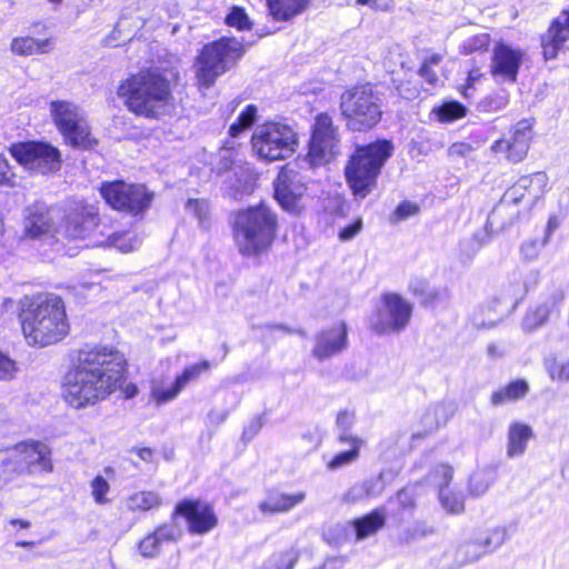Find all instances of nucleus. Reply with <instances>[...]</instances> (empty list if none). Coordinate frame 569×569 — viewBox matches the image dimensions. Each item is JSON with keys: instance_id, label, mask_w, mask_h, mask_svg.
I'll return each instance as SVG.
<instances>
[{"instance_id": "obj_1", "label": "nucleus", "mask_w": 569, "mask_h": 569, "mask_svg": "<svg viewBox=\"0 0 569 569\" xmlns=\"http://www.w3.org/2000/svg\"><path fill=\"white\" fill-rule=\"evenodd\" d=\"M129 359L112 345L84 343L69 355V365L60 382V396L72 409L97 406L117 391L122 398H134L139 389L127 381Z\"/></svg>"}, {"instance_id": "obj_2", "label": "nucleus", "mask_w": 569, "mask_h": 569, "mask_svg": "<svg viewBox=\"0 0 569 569\" xmlns=\"http://www.w3.org/2000/svg\"><path fill=\"white\" fill-rule=\"evenodd\" d=\"M17 319L21 335L31 348L59 345L71 331L66 301L53 292L21 297L17 302Z\"/></svg>"}, {"instance_id": "obj_3", "label": "nucleus", "mask_w": 569, "mask_h": 569, "mask_svg": "<svg viewBox=\"0 0 569 569\" xmlns=\"http://www.w3.org/2000/svg\"><path fill=\"white\" fill-rule=\"evenodd\" d=\"M173 89L164 71L157 67H143L122 79L116 92L134 117L159 120L174 107Z\"/></svg>"}, {"instance_id": "obj_4", "label": "nucleus", "mask_w": 569, "mask_h": 569, "mask_svg": "<svg viewBox=\"0 0 569 569\" xmlns=\"http://www.w3.org/2000/svg\"><path fill=\"white\" fill-rule=\"evenodd\" d=\"M99 208L87 202H77L64 214L59 227L54 226L51 210L42 203H33L26 210L23 219V237L40 239L50 236L62 246L89 239L100 226Z\"/></svg>"}, {"instance_id": "obj_5", "label": "nucleus", "mask_w": 569, "mask_h": 569, "mask_svg": "<svg viewBox=\"0 0 569 569\" xmlns=\"http://www.w3.org/2000/svg\"><path fill=\"white\" fill-rule=\"evenodd\" d=\"M279 227L277 212L263 201L234 211L231 234L239 254L256 259L268 254L278 238Z\"/></svg>"}, {"instance_id": "obj_6", "label": "nucleus", "mask_w": 569, "mask_h": 569, "mask_svg": "<svg viewBox=\"0 0 569 569\" xmlns=\"http://www.w3.org/2000/svg\"><path fill=\"white\" fill-rule=\"evenodd\" d=\"M393 153L395 144L387 138H376L352 147L343 167V176L356 199H365L378 188L383 169Z\"/></svg>"}, {"instance_id": "obj_7", "label": "nucleus", "mask_w": 569, "mask_h": 569, "mask_svg": "<svg viewBox=\"0 0 569 569\" xmlns=\"http://www.w3.org/2000/svg\"><path fill=\"white\" fill-rule=\"evenodd\" d=\"M339 110L346 129L356 133L375 130L383 119V102L370 81L347 87L340 94Z\"/></svg>"}, {"instance_id": "obj_8", "label": "nucleus", "mask_w": 569, "mask_h": 569, "mask_svg": "<svg viewBox=\"0 0 569 569\" xmlns=\"http://www.w3.org/2000/svg\"><path fill=\"white\" fill-rule=\"evenodd\" d=\"M246 53V46L233 36H222L204 43L194 58L198 89H210L219 77L234 68Z\"/></svg>"}, {"instance_id": "obj_9", "label": "nucleus", "mask_w": 569, "mask_h": 569, "mask_svg": "<svg viewBox=\"0 0 569 569\" xmlns=\"http://www.w3.org/2000/svg\"><path fill=\"white\" fill-rule=\"evenodd\" d=\"M49 108L52 122L66 146L87 151L99 146V139L77 104L68 100H53Z\"/></svg>"}, {"instance_id": "obj_10", "label": "nucleus", "mask_w": 569, "mask_h": 569, "mask_svg": "<svg viewBox=\"0 0 569 569\" xmlns=\"http://www.w3.org/2000/svg\"><path fill=\"white\" fill-rule=\"evenodd\" d=\"M250 143L260 160L274 162L284 160L297 151L299 134L288 123L268 120L253 132Z\"/></svg>"}, {"instance_id": "obj_11", "label": "nucleus", "mask_w": 569, "mask_h": 569, "mask_svg": "<svg viewBox=\"0 0 569 569\" xmlns=\"http://www.w3.org/2000/svg\"><path fill=\"white\" fill-rule=\"evenodd\" d=\"M98 191L111 210L133 218L143 216L156 197L144 183L127 182L123 179L102 181Z\"/></svg>"}, {"instance_id": "obj_12", "label": "nucleus", "mask_w": 569, "mask_h": 569, "mask_svg": "<svg viewBox=\"0 0 569 569\" xmlns=\"http://www.w3.org/2000/svg\"><path fill=\"white\" fill-rule=\"evenodd\" d=\"M341 134L332 114L322 111L316 114L310 127L307 152L301 156L310 169L329 164L339 153Z\"/></svg>"}, {"instance_id": "obj_13", "label": "nucleus", "mask_w": 569, "mask_h": 569, "mask_svg": "<svg viewBox=\"0 0 569 569\" xmlns=\"http://www.w3.org/2000/svg\"><path fill=\"white\" fill-rule=\"evenodd\" d=\"M8 152L14 162L30 173L51 176L62 168L60 149L41 139H28L12 142Z\"/></svg>"}, {"instance_id": "obj_14", "label": "nucleus", "mask_w": 569, "mask_h": 569, "mask_svg": "<svg viewBox=\"0 0 569 569\" xmlns=\"http://www.w3.org/2000/svg\"><path fill=\"white\" fill-rule=\"evenodd\" d=\"M413 307L400 293L383 292L369 318V329L378 336L400 333L410 323Z\"/></svg>"}, {"instance_id": "obj_15", "label": "nucleus", "mask_w": 569, "mask_h": 569, "mask_svg": "<svg viewBox=\"0 0 569 569\" xmlns=\"http://www.w3.org/2000/svg\"><path fill=\"white\" fill-rule=\"evenodd\" d=\"M306 164L301 156H297L280 167L273 181V197L286 211L298 212L301 208V200L307 192L302 173Z\"/></svg>"}, {"instance_id": "obj_16", "label": "nucleus", "mask_w": 569, "mask_h": 569, "mask_svg": "<svg viewBox=\"0 0 569 569\" xmlns=\"http://www.w3.org/2000/svg\"><path fill=\"white\" fill-rule=\"evenodd\" d=\"M536 119L523 118L511 124L508 131L490 144L493 154L502 156L512 164L522 162L535 138Z\"/></svg>"}, {"instance_id": "obj_17", "label": "nucleus", "mask_w": 569, "mask_h": 569, "mask_svg": "<svg viewBox=\"0 0 569 569\" xmlns=\"http://www.w3.org/2000/svg\"><path fill=\"white\" fill-rule=\"evenodd\" d=\"M172 521L182 518L191 536H204L219 525V517L211 502L199 498H183L179 500L170 515Z\"/></svg>"}, {"instance_id": "obj_18", "label": "nucleus", "mask_w": 569, "mask_h": 569, "mask_svg": "<svg viewBox=\"0 0 569 569\" xmlns=\"http://www.w3.org/2000/svg\"><path fill=\"white\" fill-rule=\"evenodd\" d=\"M19 475L51 473L52 449L43 441L28 439L8 449Z\"/></svg>"}, {"instance_id": "obj_19", "label": "nucleus", "mask_w": 569, "mask_h": 569, "mask_svg": "<svg viewBox=\"0 0 569 569\" xmlns=\"http://www.w3.org/2000/svg\"><path fill=\"white\" fill-rule=\"evenodd\" d=\"M525 52L498 41L490 58V74L509 83H516L523 61Z\"/></svg>"}, {"instance_id": "obj_20", "label": "nucleus", "mask_w": 569, "mask_h": 569, "mask_svg": "<svg viewBox=\"0 0 569 569\" xmlns=\"http://www.w3.org/2000/svg\"><path fill=\"white\" fill-rule=\"evenodd\" d=\"M211 368L212 362L206 359L191 363L176 376L170 387L152 388L150 396L157 405L167 403L176 399L189 383L198 381L203 375L208 373Z\"/></svg>"}, {"instance_id": "obj_21", "label": "nucleus", "mask_w": 569, "mask_h": 569, "mask_svg": "<svg viewBox=\"0 0 569 569\" xmlns=\"http://www.w3.org/2000/svg\"><path fill=\"white\" fill-rule=\"evenodd\" d=\"M560 16L553 18L540 36L541 53L546 61L556 59L569 40V9H562Z\"/></svg>"}, {"instance_id": "obj_22", "label": "nucleus", "mask_w": 569, "mask_h": 569, "mask_svg": "<svg viewBox=\"0 0 569 569\" xmlns=\"http://www.w3.org/2000/svg\"><path fill=\"white\" fill-rule=\"evenodd\" d=\"M348 346V328L346 322L341 321L335 327L321 330L316 337V343L312 349V356L319 360H327Z\"/></svg>"}, {"instance_id": "obj_23", "label": "nucleus", "mask_w": 569, "mask_h": 569, "mask_svg": "<svg viewBox=\"0 0 569 569\" xmlns=\"http://www.w3.org/2000/svg\"><path fill=\"white\" fill-rule=\"evenodd\" d=\"M181 535V530L172 523L161 522L138 541L137 551L142 558H156L159 556L163 543L177 542Z\"/></svg>"}, {"instance_id": "obj_24", "label": "nucleus", "mask_w": 569, "mask_h": 569, "mask_svg": "<svg viewBox=\"0 0 569 569\" xmlns=\"http://www.w3.org/2000/svg\"><path fill=\"white\" fill-rule=\"evenodd\" d=\"M306 498L305 491L287 493L272 487L266 491V497L259 502L258 509L264 516L282 515L303 503Z\"/></svg>"}, {"instance_id": "obj_25", "label": "nucleus", "mask_w": 569, "mask_h": 569, "mask_svg": "<svg viewBox=\"0 0 569 569\" xmlns=\"http://www.w3.org/2000/svg\"><path fill=\"white\" fill-rule=\"evenodd\" d=\"M549 178L543 171H536L520 177L510 188L512 201L518 203L527 200L536 202L548 191Z\"/></svg>"}, {"instance_id": "obj_26", "label": "nucleus", "mask_w": 569, "mask_h": 569, "mask_svg": "<svg viewBox=\"0 0 569 569\" xmlns=\"http://www.w3.org/2000/svg\"><path fill=\"white\" fill-rule=\"evenodd\" d=\"M565 293L558 292L550 297L549 302H543L529 308L523 317V327L528 331H533L545 326L553 311L560 312V307L565 301Z\"/></svg>"}, {"instance_id": "obj_27", "label": "nucleus", "mask_w": 569, "mask_h": 569, "mask_svg": "<svg viewBox=\"0 0 569 569\" xmlns=\"http://www.w3.org/2000/svg\"><path fill=\"white\" fill-rule=\"evenodd\" d=\"M387 523V513L385 508H375L369 512L353 518L350 527L355 531L356 540L361 541L370 538L381 531Z\"/></svg>"}, {"instance_id": "obj_28", "label": "nucleus", "mask_w": 569, "mask_h": 569, "mask_svg": "<svg viewBox=\"0 0 569 569\" xmlns=\"http://www.w3.org/2000/svg\"><path fill=\"white\" fill-rule=\"evenodd\" d=\"M53 49L52 37L36 39L30 36L14 37L10 43V50L13 54L28 57L34 54L49 53Z\"/></svg>"}, {"instance_id": "obj_29", "label": "nucleus", "mask_w": 569, "mask_h": 569, "mask_svg": "<svg viewBox=\"0 0 569 569\" xmlns=\"http://www.w3.org/2000/svg\"><path fill=\"white\" fill-rule=\"evenodd\" d=\"M338 442L347 443L350 448L346 451L338 452L326 462V467L329 470L340 469L358 460L361 447L363 446V440L360 437L348 435L346 432L338 437Z\"/></svg>"}, {"instance_id": "obj_30", "label": "nucleus", "mask_w": 569, "mask_h": 569, "mask_svg": "<svg viewBox=\"0 0 569 569\" xmlns=\"http://www.w3.org/2000/svg\"><path fill=\"white\" fill-rule=\"evenodd\" d=\"M311 0H266L269 14L274 21L286 22L302 13Z\"/></svg>"}, {"instance_id": "obj_31", "label": "nucleus", "mask_w": 569, "mask_h": 569, "mask_svg": "<svg viewBox=\"0 0 569 569\" xmlns=\"http://www.w3.org/2000/svg\"><path fill=\"white\" fill-rule=\"evenodd\" d=\"M528 391L529 385L525 379H515L492 391L490 396V403L493 407H500L507 403L517 402L523 399Z\"/></svg>"}, {"instance_id": "obj_32", "label": "nucleus", "mask_w": 569, "mask_h": 569, "mask_svg": "<svg viewBox=\"0 0 569 569\" xmlns=\"http://www.w3.org/2000/svg\"><path fill=\"white\" fill-rule=\"evenodd\" d=\"M533 437L530 426L523 422H512L508 428L507 455L510 458L521 456L527 449L528 441Z\"/></svg>"}, {"instance_id": "obj_33", "label": "nucleus", "mask_w": 569, "mask_h": 569, "mask_svg": "<svg viewBox=\"0 0 569 569\" xmlns=\"http://www.w3.org/2000/svg\"><path fill=\"white\" fill-rule=\"evenodd\" d=\"M163 501L160 495L152 490H141L128 497V509L131 512H147L158 509Z\"/></svg>"}, {"instance_id": "obj_34", "label": "nucleus", "mask_w": 569, "mask_h": 569, "mask_svg": "<svg viewBox=\"0 0 569 569\" xmlns=\"http://www.w3.org/2000/svg\"><path fill=\"white\" fill-rule=\"evenodd\" d=\"M258 118V108L256 104H247L238 114L236 121L230 124L228 136L230 138L239 137L243 131L250 129Z\"/></svg>"}, {"instance_id": "obj_35", "label": "nucleus", "mask_w": 569, "mask_h": 569, "mask_svg": "<svg viewBox=\"0 0 569 569\" xmlns=\"http://www.w3.org/2000/svg\"><path fill=\"white\" fill-rule=\"evenodd\" d=\"M438 120L442 123H450L465 118L468 109L465 104L456 100H449L435 109Z\"/></svg>"}, {"instance_id": "obj_36", "label": "nucleus", "mask_w": 569, "mask_h": 569, "mask_svg": "<svg viewBox=\"0 0 569 569\" xmlns=\"http://www.w3.org/2000/svg\"><path fill=\"white\" fill-rule=\"evenodd\" d=\"M439 501L442 508L453 515H460L465 511V497L461 491L450 488L439 489Z\"/></svg>"}, {"instance_id": "obj_37", "label": "nucleus", "mask_w": 569, "mask_h": 569, "mask_svg": "<svg viewBox=\"0 0 569 569\" xmlns=\"http://www.w3.org/2000/svg\"><path fill=\"white\" fill-rule=\"evenodd\" d=\"M495 476L490 471L473 472L468 480L467 490L471 497L482 496L493 483Z\"/></svg>"}, {"instance_id": "obj_38", "label": "nucleus", "mask_w": 569, "mask_h": 569, "mask_svg": "<svg viewBox=\"0 0 569 569\" xmlns=\"http://www.w3.org/2000/svg\"><path fill=\"white\" fill-rule=\"evenodd\" d=\"M491 36L487 32L469 37L461 46L460 53L465 56L488 52L491 46Z\"/></svg>"}, {"instance_id": "obj_39", "label": "nucleus", "mask_w": 569, "mask_h": 569, "mask_svg": "<svg viewBox=\"0 0 569 569\" xmlns=\"http://www.w3.org/2000/svg\"><path fill=\"white\" fill-rule=\"evenodd\" d=\"M510 101L508 90L500 88L488 93L480 102L485 112H497L505 109Z\"/></svg>"}, {"instance_id": "obj_40", "label": "nucleus", "mask_w": 569, "mask_h": 569, "mask_svg": "<svg viewBox=\"0 0 569 569\" xmlns=\"http://www.w3.org/2000/svg\"><path fill=\"white\" fill-rule=\"evenodd\" d=\"M90 488L96 505L106 506L112 501V499L109 497L111 486L103 476H94L90 481Z\"/></svg>"}, {"instance_id": "obj_41", "label": "nucleus", "mask_w": 569, "mask_h": 569, "mask_svg": "<svg viewBox=\"0 0 569 569\" xmlns=\"http://www.w3.org/2000/svg\"><path fill=\"white\" fill-rule=\"evenodd\" d=\"M224 23L239 31L251 30L252 28V22L250 21L246 10L238 6L231 7L230 11L224 17Z\"/></svg>"}, {"instance_id": "obj_42", "label": "nucleus", "mask_w": 569, "mask_h": 569, "mask_svg": "<svg viewBox=\"0 0 569 569\" xmlns=\"http://www.w3.org/2000/svg\"><path fill=\"white\" fill-rule=\"evenodd\" d=\"M420 211L419 204L409 200H402L391 213L390 220L393 223L403 221L410 217L418 214Z\"/></svg>"}, {"instance_id": "obj_43", "label": "nucleus", "mask_w": 569, "mask_h": 569, "mask_svg": "<svg viewBox=\"0 0 569 569\" xmlns=\"http://www.w3.org/2000/svg\"><path fill=\"white\" fill-rule=\"evenodd\" d=\"M17 174L7 157L0 152V188H14Z\"/></svg>"}, {"instance_id": "obj_44", "label": "nucleus", "mask_w": 569, "mask_h": 569, "mask_svg": "<svg viewBox=\"0 0 569 569\" xmlns=\"http://www.w3.org/2000/svg\"><path fill=\"white\" fill-rule=\"evenodd\" d=\"M17 476L20 475L10 453L8 452L6 456H0V489Z\"/></svg>"}, {"instance_id": "obj_45", "label": "nucleus", "mask_w": 569, "mask_h": 569, "mask_svg": "<svg viewBox=\"0 0 569 569\" xmlns=\"http://www.w3.org/2000/svg\"><path fill=\"white\" fill-rule=\"evenodd\" d=\"M186 208L200 221L204 222L209 218V206L206 200L190 198L186 202Z\"/></svg>"}, {"instance_id": "obj_46", "label": "nucleus", "mask_w": 569, "mask_h": 569, "mask_svg": "<svg viewBox=\"0 0 569 569\" xmlns=\"http://www.w3.org/2000/svg\"><path fill=\"white\" fill-rule=\"evenodd\" d=\"M485 77V73L479 68L475 67L468 71L467 78L463 84L460 87V93L463 98L469 99L471 97L470 91L475 89L476 83Z\"/></svg>"}, {"instance_id": "obj_47", "label": "nucleus", "mask_w": 569, "mask_h": 569, "mask_svg": "<svg viewBox=\"0 0 569 569\" xmlns=\"http://www.w3.org/2000/svg\"><path fill=\"white\" fill-rule=\"evenodd\" d=\"M299 560V553L295 550H284L274 556L276 569H293Z\"/></svg>"}, {"instance_id": "obj_48", "label": "nucleus", "mask_w": 569, "mask_h": 569, "mask_svg": "<svg viewBox=\"0 0 569 569\" xmlns=\"http://www.w3.org/2000/svg\"><path fill=\"white\" fill-rule=\"evenodd\" d=\"M433 477L439 481L440 488H449L453 478V468L448 463H440L435 468Z\"/></svg>"}, {"instance_id": "obj_49", "label": "nucleus", "mask_w": 569, "mask_h": 569, "mask_svg": "<svg viewBox=\"0 0 569 569\" xmlns=\"http://www.w3.org/2000/svg\"><path fill=\"white\" fill-rule=\"evenodd\" d=\"M362 227L363 223L360 217L353 219L349 224L339 230V240L349 241L353 239L362 230Z\"/></svg>"}, {"instance_id": "obj_50", "label": "nucleus", "mask_w": 569, "mask_h": 569, "mask_svg": "<svg viewBox=\"0 0 569 569\" xmlns=\"http://www.w3.org/2000/svg\"><path fill=\"white\" fill-rule=\"evenodd\" d=\"M16 371V361L0 350V380L12 378Z\"/></svg>"}, {"instance_id": "obj_51", "label": "nucleus", "mask_w": 569, "mask_h": 569, "mask_svg": "<svg viewBox=\"0 0 569 569\" xmlns=\"http://www.w3.org/2000/svg\"><path fill=\"white\" fill-rule=\"evenodd\" d=\"M355 420V412L348 409H343L337 412L336 422L342 431H348Z\"/></svg>"}, {"instance_id": "obj_52", "label": "nucleus", "mask_w": 569, "mask_h": 569, "mask_svg": "<svg viewBox=\"0 0 569 569\" xmlns=\"http://www.w3.org/2000/svg\"><path fill=\"white\" fill-rule=\"evenodd\" d=\"M396 498L401 510H411L416 507L413 497L405 488L397 491Z\"/></svg>"}, {"instance_id": "obj_53", "label": "nucleus", "mask_w": 569, "mask_h": 569, "mask_svg": "<svg viewBox=\"0 0 569 569\" xmlns=\"http://www.w3.org/2000/svg\"><path fill=\"white\" fill-rule=\"evenodd\" d=\"M418 73L431 86H435L438 82L437 72L432 69V67H428L427 63L420 64Z\"/></svg>"}, {"instance_id": "obj_54", "label": "nucleus", "mask_w": 569, "mask_h": 569, "mask_svg": "<svg viewBox=\"0 0 569 569\" xmlns=\"http://www.w3.org/2000/svg\"><path fill=\"white\" fill-rule=\"evenodd\" d=\"M449 150L451 154L466 157L471 152L472 147L466 142H455L451 144Z\"/></svg>"}, {"instance_id": "obj_55", "label": "nucleus", "mask_w": 569, "mask_h": 569, "mask_svg": "<svg viewBox=\"0 0 569 569\" xmlns=\"http://www.w3.org/2000/svg\"><path fill=\"white\" fill-rule=\"evenodd\" d=\"M417 538L418 532L416 530L408 529L398 537V543L400 546H408L411 542H413Z\"/></svg>"}, {"instance_id": "obj_56", "label": "nucleus", "mask_w": 569, "mask_h": 569, "mask_svg": "<svg viewBox=\"0 0 569 569\" xmlns=\"http://www.w3.org/2000/svg\"><path fill=\"white\" fill-rule=\"evenodd\" d=\"M137 456L143 461H151L154 455V450L149 447H140L132 449Z\"/></svg>"}, {"instance_id": "obj_57", "label": "nucleus", "mask_w": 569, "mask_h": 569, "mask_svg": "<svg viewBox=\"0 0 569 569\" xmlns=\"http://www.w3.org/2000/svg\"><path fill=\"white\" fill-rule=\"evenodd\" d=\"M356 4L369 6L373 10H382V11L389 10V6L379 3V0H356Z\"/></svg>"}, {"instance_id": "obj_58", "label": "nucleus", "mask_w": 569, "mask_h": 569, "mask_svg": "<svg viewBox=\"0 0 569 569\" xmlns=\"http://www.w3.org/2000/svg\"><path fill=\"white\" fill-rule=\"evenodd\" d=\"M441 61V56L438 54V53H435V54H431L429 57H427L422 63H427L428 67H432L435 64H438L439 62Z\"/></svg>"}, {"instance_id": "obj_59", "label": "nucleus", "mask_w": 569, "mask_h": 569, "mask_svg": "<svg viewBox=\"0 0 569 569\" xmlns=\"http://www.w3.org/2000/svg\"><path fill=\"white\" fill-rule=\"evenodd\" d=\"M10 523L14 527H19L21 529H28L30 528L31 523L28 520L24 519H12Z\"/></svg>"}, {"instance_id": "obj_60", "label": "nucleus", "mask_w": 569, "mask_h": 569, "mask_svg": "<svg viewBox=\"0 0 569 569\" xmlns=\"http://www.w3.org/2000/svg\"><path fill=\"white\" fill-rule=\"evenodd\" d=\"M430 435V431L416 432L411 436V441L421 440Z\"/></svg>"}, {"instance_id": "obj_61", "label": "nucleus", "mask_w": 569, "mask_h": 569, "mask_svg": "<svg viewBox=\"0 0 569 569\" xmlns=\"http://www.w3.org/2000/svg\"><path fill=\"white\" fill-rule=\"evenodd\" d=\"M488 352L493 357L501 356V352L499 351L498 347L496 345H491L488 347Z\"/></svg>"}, {"instance_id": "obj_62", "label": "nucleus", "mask_w": 569, "mask_h": 569, "mask_svg": "<svg viewBox=\"0 0 569 569\" xmlns=\"http://www.w3.org/2000/svg\"><path fill=\"white\" fill-rule=\"evenodd\" d=\"M561 375L566 378V379H569V361L563 363L561 366Z\"/></svg>"}, {"instance_id": "obj_63", "label": "nucleus", "mask_w": 569, "mask_h": 569, "mask_svg": "<svg viewBox=\"0 0 569 569\" xmlns=\"http://www.w3.org/2000/svg\"><path fill=\"white\" fill-rule=\"evenodd\" d=\"M440 297L439 292L438 291H433L431 293L428 295V298L426 299V302L427 301H435V300H438Z\"/></svg>"}, {"instance_id": "obj_64", "label": "nucleus", "mask_w": 569, "mask_h": 569, "mask_svg": "<svg viewBox=\"0 0 569 569\" xmlns=\"http://www.w3.org/2000/svg\"><path fill=\"white\" fill-rule=\"evenodd\" d=\"M12 303H13V300L11 298H6V299H3L1 307L3 309H7L8 307L12 306Z\"/></svg>"}]
</instances>
